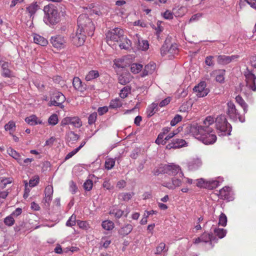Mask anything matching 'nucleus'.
Wrapping results in <instances>:
<instances>
[{
  "label": "nucleus",
  "instance_id": "obj_1",
  "mask_svg": "<svg viewBox=\"0 0 256 256\" xmlns=\"http://www.w3.org/2000/svg\"><path fill=\"white\" fill-rule=\"evenodd\" d=\"M214 122V118L207 116L204 120L203 125L194 124L190 126V132L205 144H212L217 139L214 129L210 127Z\"/></svg>",
  "mask_w": 256,
  "mask_h": 256
},
{
  "label": "nucleus",
  "instance_id": "obj_2",
  "mask_svg": "<svg viewBox=\"0 0 256 256\" xmlns=\"http://www.w3.org/2000/svg\"><path fill=\"white\" fill-rule=\"evenodd\" d=\"M44 22L49 26H53L58 24L60 21V15L58 8L52 4H49L44 6Z\"/></svg>",
  "mask_w": 256,
  "mask_h": 256
},
{
  "label": "nucleus",
  "instance_id": "obj_3",
  "mask_svg": "<svg viewBox=\"0 0 256 256\" xmlns=\"http://www.w3.org/2000/svg\"><path fill=\"white\" fill-rule=\"evenodd\" d=\"M214 122L220 136L230 134L232 128L228 122L225 115L218 116L216 119L214 118Z\"/></svg>",
  "mask_w": 256,
  "mask_h": 256
},
{
  "label": "nucleus",
  "instance_id": "obj_4",
  "mask_svg": "<svg viewBox=\"0 0 256 256\" xmlns=\"http://www.w3.org/2000/svg\"><path fill=\"white\" fill-rule=\"evenodd\" d=\"M78 27L87 32L88 36H92L95 29L94 24L86 14H82L78 16Z\"/></svg>",
  "mask_w": 256,
  "mask_h": 256
},
{
  "label": "nucleus",
  "instance_id": "obj_5",
  "mask_svg": "<svg viewBox=\"0 0 256 256\" xmlns=\"http://www.w3.org/2000/svg\"><path fill=\"white\" fill-rule=\"evenodd\" d=\"M124 30L120 28H116L106 32V42L108 45L110 46L112 42L121 41L124 38Z\"/></svg>",
  "mask_w": 256,
  "mask_h": 256
},
{
  "label": "nucleus",
  "instance_id": "obj_6",
  "mask_svg": "<svg viewBox=\"0 0 256 256\" xmlns=\"http://www.w3.org/2000/svg\"><path fill=\"white\" fill-rule=\"evenodd\" d=\"M227 114L230 118L234 121L238 120L240 122H244V120L243 116L240 114L239 110L236 108L234 104L231 102L227 103Z\"/></svg>",
  "mask_w": 256,
  "mask_h": 256
},
{
  "label": "nucleus",
  "instance_id": "obj_7",
  "mask_svg": "<svg viewBox=\"0 0 256 256\" xmlns=\"http://www.w3.org/2000/svg\"><path fill=\"white\" fill-rule=\"evenodd\" d=\"M86 34H88L87 32L78 28L76 32L72 34L71 36L73 44L77 46L83 45L86 40Z\"/></svg>",
  "mask_w": 256,
  "mask_h": 256
},
{
  "label": "nucleus",
  "instance_id": "obj_8",
  "mask_svg": "<svg viewBox=\"0 0 256 256\" xmlns=\"http://www.w3.org/2000/svg\"><path fill=\"white\" fill-rule=\"evenodd\" d=\"M50 42L56 48L60 50L66 46V38L60 34H56L50 38Z\"/></svg>",
  "mask_w": 256,
  "mask_h": 256
},
{
  "label": "nucleus",
  "instance_id": "obj_9",
  "mask_svg": "<svg viewBox=\"0 0 256 256\" xmlns=\"http://www.w3.org/2000/svg\"><path fill=\"white\" fill-rule=\"evenodd\" d=\"M66 100L64 96L60 92H55L50 98V106H58L61 108L64 107L62 104Z\"/></svg>",
  "mask_w": 256,
  "mask_h": 256
},
{
  "label": "nucleus",
  "instance_id": "obj_10",
  "mask_svg": "<svg viewBox=\"0 0 256 256\" xmlns=\"http://www.w3.org/2000/svg\"><path fill=\"white\" fill-rule=\"evenodd\" d=\"M164 172L174 176H179V177L184 176V173L180 166L173 164L166 165L164 167Z\"/></svg>",
  "mask_w": 256,
  "mask_h": 256
},
{
  "label": "nucleus",
  "instance_id": "obj_11",
  "mask_svg": "<svg viewBox=\"0 0 256 256\" xmlns=\"http://www.w3.org/2000/svg\"><path fill=\"white\" fill-rule=\"evenodd\" d=\"M246 86L251 89L253 91H256V76L250 70H246L244 72Z\"/></svg>",
  "mask_w": 256,
  "mask_h": 256
},
{
  "label": "nucleus",
  "instance_id": "obj_12",
  "mask_svg": "<svg viewBox=\"0 0 256 256\" xmlns=\"http://www.w3.org/2000/svg\"><path fill=\"white\" fill-rule=\"evenodd\" d=\"M181 178H180L179 176H174L172 178V182H164L162 186L169 190H173L182 184V180H181Z\"/></svg>",
  "mask_w": 256,
  "mask_h": 256
},
{
  "label": "nucleus",
  "instance_id": "obj_13",
  "mask_svg": "<svg viewBox=\"0 0 256 256\" xmlns=\"http://www.w3.org/2000/svg\"><path fill=\"white\" fill-rule=\"evenodd\" d=\"M206 84L205 82H200L193 89L196 93V96L199 98H202L206 96L210 92L208 88H206Z\"/></svg>",
  "mask_w": 256,
  "mask_h": 256
},
{
  "label": "nucleus",
  "instance_id": "obj_14",
  "mask_svg": "<svg viewBox=\"0 0 256 256\" xmlns=\"http://www.w3.org/2000/svg\"><path fill=\"white\" fill-rule=\"evenodd\" d=\"M238 58L239 56L238 55H232L231 56L220 55L218 56L217 61L219 64L224 65L230 64Z\"/></svg>",
  "mask_w": 256,
  "mask_h": 256
},
{
  "label": "nucleus",
  "instance_id": "obj_15",
  "mask_svg": "<svg viewBox=\"0 0 256 256\" xmlns=\"http://www.w3.org/2000/svg\"><path fill=\"white\" fill-rule=\"evenodd\" d=\"M53 186L52 185L48 186L44 190L45 197L44 198V202L46 206H50L52 200L53 194Z\"/></svg>",
  "mask_w": 256,
  "mask_h": 256
},
{
  "label": "nucleus",
  "instance_id": "obj_16",
  "mask_svg": "<svg viewBox=\"0 0 256 256\" xmlns=\"http://www.w3.org/2000/svg\"><path fill=\"white\" fill-rule=\"evenodd\" d=\"M186 144V143L184 140L176 138L173 139L172 142L166 145V148L169 150L171 148H178L184 146Z\"/></svg>",
  "mask_w": 256,
  "mask_h": 256
},
{
  "label": "nucleus",
  "instance_id": "obj_17",
  "mask_svg": "<svg viewBox=\"0 0 256 256\" xmlns=\"http://www.w3.org/2000/svg\"><path fill=\"white\" fill-rule=\"evenodd\" d=\"M232 192L230 188L228 186H225L222 188L219 192V195L221 198L226 200L228 201L232 200V199L231 196Z\"/></svg>",
  "mask_w": 256,
  "mask_h": 256
},
{
  "label": "nucleus",
  "instance_id": "obj_18",
  "mask_svg": "<svg viewBox=\"0 0 256 256\" xmlns=\"http://www.w3.org/2000/svg\"><path fill=\"white\" fill-rule=\"evenodd\" d=\"M202 164V162L200 158H194L187 164V166L190 170H196L199 168Z\"/></svg>",
  "mask_w": 256,
  "mask_h": 256
},
{
  "label": "nucleus",
  "instance_id": "obj_19",
  "mask_svg": "<svg viewBox=\"0 0 256 256\" xmlns=\"http://www.w3.org/2000/svg\"><path fill=\"white\" fill-rule=\"evenodd\" d=\"M132 76L129 73H124L118 78V82L122 85L129 83L132 79Z\"/></svg>",
  "mask_w": 256,
  "mask_h": 256
},
{
  "label": "nucleus",
  "instance_id": "obj_20",
  "mask_svg": "<svg viewBox=\"0 0 256 256\" xmlns=\"http://www.w3.org/2000/svg\"><path fill=\"white\" fill-rule=\"evenodd\" d=\"M26 122L31 126L42 124V120L39 119L36 116L32 115L25 119Z\"/></svg>",
  "mask_w": 256,
  "mask_h": 256
},
{
  "label": "nucleus",
  "instance_id": "obj_21",
  "mask_svg": "<svg viewBox=\"0 0 256 256\" xmlns=\"http://www.w3.org/2000/svg\"><path fill=\"white\" fill-rule=\"evenodd\" d=\"M7 152L10 156L16 159L20 164H22V159L19 153L10 147L8 148Z\"/></svg>",
  "mask_w": 256,
  "mask_h": 256
},
{
  "label": "nucleus",
  "instance_id": "obj_22",
  "mask_svg": "<svg viewBox=\"0 0 256 256\" xmlns=\"http://www.w3.org/2000/svg\"><path fill=\"white\" fill-rule=\"evenodd\" d=\"M34 42L42 46H46L48 44V41L44 37L38 34H34L33 36Z\"/></svg>",
  "mask_w": 256,
  "mask_h": 256
},
{
  "label": "nucleus",
  "instance_id": "obj_23",
  "mask_svg": "<svg viewBox=\"0 0 256 256\" xmlns=\"http://www.w3.org/2000/svg\"><path fill=\"white\" fill-rule=\"evenodd\" d=\"M39 8L40 6L37 2H33L26 7V11L28 13L29 16L31 18L32 16L33 17Z\"/></svg>",
  "mask_w": 256,
  "mask_h": 256
},
{
  "label": "nucleus",
  "instance_id": "obj_24",
  "mask_svg": "<svg viewBox=\"0 0 256 256\" xmlns=\"http://www.w3.org/2000/svg\"><path fill=\"white\" fill-rule=\"evenodd\" d=\"M168 250V248L166 246V244L164 242H160L156 247V252H154L155 254H163L164 255H166Z\"/></svg>",
  "mask_w": 256,
  "mask_h": 256
},
{
  "label": "nucleus",
  "instance_id": "obj_25",
  "mask_svg": "<svg viewBox=\"0 0 256 256\" xmlns=\"http://www.w3.org/2000/svg\"><path fill=\"white\" fill-rule=\"evenodd\" d=\"M213 74L216 75V80L220 83L224 82L225 70H216L213 72Z\"/></svg>",
  "mask_w": 256,
  "mask_h": 256
},
{
  "label": "nucleus",
  "instance_id": "obj_26",
  "mask_svg": "<svg viewBox=\"0 0 256 256\" xmlns=\"http://www.w3.org/2000/svg\"><path fill=\"white\" fill-rule=\"evenodd\" d=\"M72 84L76 90L80 92L86 89L85 87L82 86L81 80L78 77H74V78Z\"/></svg>",
  "mask_w": 256,
  "mask_h": 256
},
{
  "label": "nucleus",
  "instance_id": "obj_27",
  "mask_svg": "<svg viewBox=\"0 0 256 256\" xmlns=\"http://www.w3.org/2000/svg\"><path fill=\"white\" fill-rule=\"evenodd\" d=\"M212 230L214 234L220 238H224L226 234V230L224 228H216L212 226Z\"/></svg>",
  "mask_w": 256,
  "mask_h": 256
},
{
  "label": "nucleus",
  "instance_id": "obj_28",
  "mask_svg": "<svg viewBox=\"0 0 256 256\" xmlns=\"http://www.w3.org/2000/svg\"><path fill=\"white\" fill-rule=\"evenodd\" d=\"M133 227L130 224H125L119 230V234L123 236L129 234L132 230Z\"/></svg>",
  "mask_w": 256,
  "mask_h": 256
},
{
  "label": "nucleus",
  "instance_id": "obj_29",
  "mask_svg": "<svg viewBox=\"0 0 256 256\" xmlns=\"http://www.w3.org/2000/svg\"><path fill=\"white\" fill-rule=\"evenodd\" d=\"M120 42V43L119 46L121 49L127 50L131 47V42L127 38L124 37V38Z\"/></svg>",
  "mask_w": 256,
  "mask_h": 256
},
{
  "label": "nucleus",
  "instance_id": "obj_30",
  "mask_svg": "<svg viewBox=\"0 0 256 256\" xmlns=\"http://www.w3.org/2000/svg\"><path fill=\"white\" fill-rule=\"evenodd\" d=\"M246 3L256 10V0H240L239 5L240 8L244 6Z\"/></svg>",
  "mask_w": 256,
  "mask_h": 256
},
{
  "label": "nucleus",
  "instance_id": "obj_31",
  "mask_svg": "<svg viewBox=\"0 0 256 256\" xmlns=\"http://www.w3.org/2000/svg\"><path fill=\"white\" fill-rule=\"evenodd\" d=\"M100 74L98 70H92L90 71L86 76V81H90L99 76Z\"/></svg>",
  "mask_w": 256,
  "mask_h": 256
},
{
  "label": "nucleus",
  "instance_id": "obj_32",
  "mask_svg": "<svg viewBox=\"0 0 256 256\" xmlns=\"http://www.w3.org/2000/svg\"><path fill=\"white\" fill-rule=\"evenodd\" d=\"M158 110V104L152 103L147 109V114L148 117L152 116Z\"/></svg>",
  "mask_w": 256,
  "mask_h": 256
},
{
  "label": "nucleus",
  "instance_id": "obj_33",
  "mask_svg": "<svg viewBox=\"0 0 256 256\" xmlns=\"http://www.w3.org/2000/svg\"><path fill=\"white\" fill-rule=\"evenodd\" d=\"M236 100L243 108L244 112V113L248 111V105L242 98L240 96H238L236 98Z\"/></svg>",
  "mask_w": 256,
  "mask_h": 256
},
{
  "label": "nucleus",
  "instance_id": "obj_34",
  "mask_svg": "<svg viewBox=\"0 0 256 256\" xmlns=\"http://www.w3.org/2000/svg\"><path fill=\"white\" fill-rule=\"evenodd\" d=\"M122 105V102L119 98H115L113 100H112L110 104V108H120Z\"/></svg>",
  "mask_w": 256,
  "mask_h": 256
},
{
  "label": "nucleus",
  "instance_id": "obj_35",
  "mask_svg": "<svg viewBox=\"0 0 256 256\" xmlns=\"http://www.w3.org/2000/svg\"><path fill=\"white\" fill-rule=\"evenodd\" d=\"M220 182L217 180H210L208 181H206L204 188H206L209 189H213L218 186Z\"/></svg>",
  "mask_w": 256,
  "mask_h": 256
},
{
  "label": "nucleus",
  "instance_id": "obj_36",
  "mask_svg": "<svg viewBox=\"0 0 256 256\" xmlns=\"http://www.w3.org/2000/svg\"><path fill=\"white\" fill-rule=\"evenodd\" d=\"M202 242H208L214 239V236L209 233L204 232L200 236Z\"/></svg>",
  "mask_w": 256,
  "mask_h": 256
},
{
  "label": "nucleus",
  "instance_id": "obj_37",
  "mask_svg": "<svg viewBox=\"0 0 256 256\" xmlns=\"http://www.w3.org/2000/svg\"><path fill=\"white\" fill-rule=\"evenodd\" d=\"M110 214L117 218H119L124 214V212L118 208H114L110 211Z\"/></svg>",
  "mask_w": 256,
  "mask_h": 256
},
{
  "label": "nucleus",
  "instance_id": "obj_38",
  "mask_svg": "<svg viewBox=\"0 0 256 256\" xmlns=\"http://www.w3.org/2000/svg\"><path fill=\"white\" fill-rule=\"evenodd\" d=\"M131 92V87L129 86H124L122 88L120 92V96L122 98H126Z\"/></svg>",
  "mask_w": 256,
  "mask_h": 256
},
{
  "label": "nucleus",
  "instance_id": "obj_39",
  "mask_svg": "<svg viewBox=\"0 0 256 256\" xmlns=\"http://www.w3.org/2000/svg\"><path fill=\"white\" fill-rule=\"evenodd\" d=\"M174 14L176 17H181L183 16L187 12L186 8L184 6L180 7L178 10L174 9Z\"/></svg>",
  "mask_w": 256,
  "mask_h": 256
},
{
  "label": "nucleus",
  "instance_id": "obj_40",
  "mask_svg": "<svg viewBox=\"0 0 256 256\" xmlns=\"http://www.w3.org/2000/svg\"><path fill=\"white\" fill-rule=\"evenodd\" d=\"M132 192H122L118 194V198L124 201L129 200L133 196Z\"/></svg>",
  "mask_w": 256,
  "mask_h": 256
},
{
  "label": "nucleus",
  "instance_id": "obj_41",
  "mask_svg": "<svg viewBox=\"0 0 256 256\" xmlns=\"http://www.w3.org/2000/svg\"><path fill=\"white\" fill-rule=\"evenodd\" d=\"M142 68V65L140 64L134 63L130 66L131 72L134 74H138L140 72Z\"/></svg>",
  "mask_w": 256,
  "mask_h": 256
},
{
  "label": "nucleus",
  "instance_id": "obj_42",
  "mask_svg": "<svg viewBox=\"0 0 256 256\" xmlns=\"http://www.w3.org/2000/svg\"><path fill=\"white\" fill-rule=\"evenodd\" d=\"M115 160L112 158H107L105 162L104 166L106 169L110 170L113 168L115 165Z\"/></svg>",
  "mask_w": 256,
  "mask_h": 256
},
{
  "label": "nucleus",
  "instance_id": "obj_43",
  "mask_svg": "<svg viewBox=\"0 0 256 256\" xmlns=\"http://www.w3.org/2000/svg\"><path fill=\"white\" fill-rule=\"evenodd\" d=\"M149 48V44L146 40H138V48L142 50H146Z\"/></svg>",
  "mask_w": 256,
  "mask_h": 256
},
{
  "label": "nucleus",
  "instance_id": "obj_44",
  "mask_svg": "<svg viewBox=\"0 0 256 256\" xmlns=\"http://www.w3.org/2000/svg\"><path fill=\"white\" fill-rule=\"evenodd\" d=\"M102 226L104 230H110L114 228V224L112 221L105 220L102 222Z\"/></svg>",
  "mask_w": 256,
  "mask_h": 256
},
{
  "label": "nucleus",
  "instance_id": "obj_45",
  "mask_svg": "<svg viewBox=\"0 0 256 256\" xmlns=\"http://www.w3.org/2000/svg\"><path fill=\"white\" fill-rule=\"evenodd\" d=\"M70 124L76 128H80L82 126V122L78 117H70Z\"/></svg>",
  "mask_w": 256,
  "mask_h": 256
},
{
  "label": "nucleus",
  "instance_id": "obj_46",
  "mask_svg": "<svg viewBox=\"0 0 256 256\" xmlns=\"http://www.w3.org/2000/svg\"><path fill=\"white\" fill-rule=\"evenodd\" d=\"M58 117L57 114H52L49 117L48 119V124L51 126L56 125L58 124Z\"/></svg>",
  "mask_w": 256,
  "mask_h": 256
},
{
  "label": "nucleus",
  "instance_id": "obj_47",
  "mask_svg": "<svg viewBox=\"0 0 256 256\" xmlns=\"http://www.w3.org/2000/svg\"><path fill=\"white\" fill-rule=\"evenodd\" d=\"M111 242V240L109 238H102L100 242V248H108Z\"/></svg>",
  "mask_w": 256,
  "mask_h": 256
},
{
  "label": "nucleus",
  "instance_id": "obj_48",
  "mask_svg": "<svg viewBox=\"0 0 256 256\" xmlns=\"http://www.w3.org/2000/svg\"><path fill=\"white\" fill-rule=\"evenodd\" d=\"M79 138V136L73 132H69L67 134V139L68 141L75 142Z\"/></svg>",
  "mask_w": 256,
  "mask_h": 256
},
{
  "label": "nucleus",
  "instance_id": "obj_49",
  "mask_svg": "<svg viewBox=\"0 0 256 256\" xmlns=\"http://www.w3.org/2000/svg\"><path fill=\"white\" fill-rule=\"evenodd\" d=\"M227 223V218L225 214L222 213L219 216L218 224L225 226Z\"/></svg>",
  "mask_w": 256,
  "mask_h": 256
},
{
  "label": "nucleus",
  "instance_id": "obj_50",
  "mask_svg": "<svg viewBox=\"0 0 256 256\" xmlns=\"http://www.w3.org/2000/svg\"><path fill=\"white\" fill-rule=\"evenodd\" d=\"M4 223L6 225L10 226H12L14 223V217H12L10 214L8 216H6L4 219Z\"/></svg>",
  "mask_w": 256,
  "mask_h": 256
},
{
  "label": "nucleus",
  "instance_id": "obj_51",
  "mask_svg": "<svg viewBox=\"0 0 256 256\" xmlns=\"http://www.w3.org/2000/svg\"><path fill=\"white\" fill-rule=\"evenodd\" d=\"M164 134H162V133L161 132L158 135L156 138V140L155 141V142L158 144H162L164 145L166 144V141L165 140V138L164 139Z\"/></svg>",
  "mask_w": 256,
  "mask_h": 256
},
{
  "label": "nucleus",
  "instance_id": "obj_52",
  "mask_svg": "<svg viewBox=\"0 0 256 256\" xmlns=\"http://www.w3.org/2000/svg\"><path fill=\"white\" fill-rule=\"evenodd\" d=\"M16 128V124L14 121H10L8 124L4 126L5 130L6 131H12Z\"/></svg>",
  "mask_w": 256,
  "mask_h": 256
},
{
  "label": "nucleus",
  "instance_id": "obj_53",
  "mask_svg": "<svg viewBox=\"0 0 256 256\" xmlns=\"http://www.w3.org/2000/svg\"><path fill=\"white\" fill-rule=\"evenodd\" d=\"M40 180V178L38 176H35L32 178H31L29 181V185L30 187H34L36 186Z\"/></svg>",
  "mask_w": 256,
  "mask_h": 256
},
{
  "label": "nucleus",
  "instance_id": "obj_54",
  "mask_svg": "<svg viewBox=\"0 0 256 256\" xmlns=\"http://www.w3.org/2000/svg\"><path fill=\"white\" fill-rule=\"evenodd\" d=\"M93 186L92 181L90 180H87L84 184V188L85 190L90 191L92 189Z\"/></svg>",
  "mask_w": 256,
  "mask_h": 256
},
{
  "label": "nucleus",
  "instance_id": "obj_55",
  "mask_svg": "<svg viewBox=\"0 0 256 256\" xmlns=\"http://www.w3.org/2000/svg\"><path fill=\"white\" fill-rule=\"evenodd\" d=\"M182 120V117L180 114H176L170 122V125L172 126H176L178 122H180Z\"/></svg>",
  "mask_w": 256,
  "mask_h": 256
},
{
  "label": "nucleus",
  "instance_id": "obj_56",
  "mask_svg": "<svg viewBox=\"0 0 256 256\" xmlns=\"http://www.w3.org/2000/svg\"><path fill=\"white\" fill-rule=\"evenodd\" d=\"M76 216L72 214L66 222V226H72L76 224Z\"/></svg>",
  "mask_w": 256,
  "mask_h": 256
},
{
  "label": "nucleus",
  "instance_id": "obj_57",
  "mask_svg": "<svg viewBox=\"0 0 256 256\" xmlns=\"http://www.w3.org/2000/svg\"><path fill=\"white\" fill-rule=\"evenodd\" d=\"M97 118V113L93 112L90 114L88 118V122L90 124H94Z\"/></svg>",
  "mask_w": 256,
  "mask_h": 256
},
{
  "label": "nucleus",
  "instance_id": "obj_58",
  "mask_svg": "<svg viewBox=\"0 0 256 256\" xmlns=\"http://www.w3.org/2000/svg\"><path fill=\"white\" fill-rule=\"evenodd\" d=\"M174 14V12H172L170 11L167 10L164 13H163L162 16L166 20H172L173 18Z\"/></svg>",
  "mask_w": 256,
  "mask_h": 256
},
{
  "label": "nucleus",
  "instance_id": "obj_59",
  "mask_svg": "<svg viewBox=\"0 0 256 256\" xmlns=\"http://www.w3.org/2000/svg\"><path fill=\"white\" fill-rule=\"evenodd\" d=\"M196 185L197 186H198L199 188H202V187L204 188V186H206V181L204 179L199 178V179L196 180Z\"/></svg>",
  "mask_w": 256,
  "mask_h": 256
},
{
  "label": "nucleus",
  "instance_id": "obj_60",
  "mask_svg": "<svg viewBox=\"0 0 256 256\" xmlns=\"http://www.w3.org/2000/svg\"><path fill=\"white\" fill-rule=\"evenodd\" d=\"M214 57L212 56H206L205 60L206 64L208 66H213L214 62L212 60Z\"/></svg>",
  "mask_w": 256,
  "mask_h": 256
},
{
  "label": "nucleus",
  "instance_id": "obj_61",
  "mask_svg": "<svg viewBox=\"0 0 256 256\" xmlns=\"http://www.w3.org/2000/svg\"><path fill=\"white\" fill-rule=\"evenodd\" d=\"M202 16V14H201L198 13L196 14L193 15L191 18L189 20V23L197 21L199 20L200 18Z\"/></svg>",
  "mask_w": 256,
  "mask_h": 256
},
{
  "label": "nucleus",
  "instance_id": "obj_62",
  "mask_svg": "<svg viewBox=\"0 0 256 256\" xmlns=\"http://www.w3.org/2000/svg\"><path fill=\"white\" fill-rule=\"evenodd\" d=\"M22 212V210L20 208H17L12 214L11 216L14 218H16L20 216Z\"/></svg>",
  "mask_w": 256,
  "mask_h": 256
},
{
  "label": "nucleus",
  "instance_id": "obj_63",
  "mask_svg": "<svg viewBox=\"0 0 256 256\" xmlns=\"http://www.w3.org/2000/svg\"><path fill=\"white\" fill-rule=\"evenodd\" d=\"M170 102V98H165L164 100H162L159 106L160 107H164L166 105H168Z\"/></svg>",
  "mask_w": 256,
  "mask_h": 256
},
{
  "label": "nucleus",
  "instance_id": "obj_64",
  "mask_svg": "<svg viewBox=\"0 0 256 256\" xmlns=\"http://www.w3.org/2000/svg\"><path fill=\"white\" fill-rule=\"evenodd\" d=\"M168 52L170 54H176L178 52V48L176 46V44H172L168 50Z\"/></svg>",
  "mask_w": 256,
  "mask_h": 256
}]
</instances>
